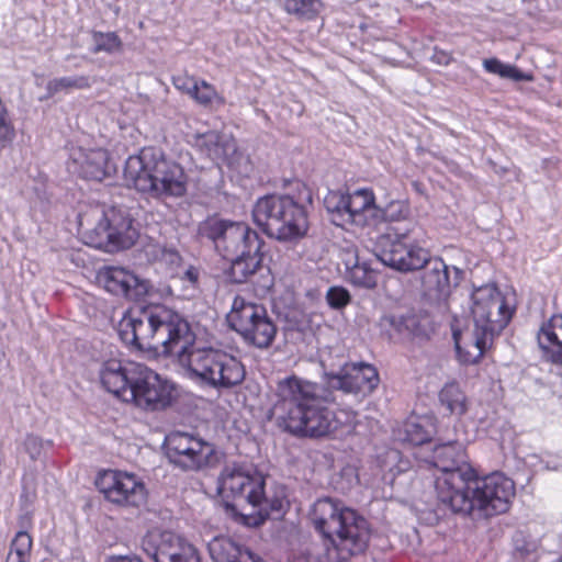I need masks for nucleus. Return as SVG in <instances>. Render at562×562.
<instances>
[{"mask_svg": "<svg viewBox=\"0 0 562 562\" xmlns=\"http://www.w3.org/2000/svg\"><path fill=\"white\" fill-rule=\"evenodd\" d=\"M323 387L296 375L277 382L271 394L269 417L278 427L300 437H324L337 430L349 434L357 415L349 409L334 412Z\"/></svg>", "mask_w": 562, "mask_h": 562, "instance_id": "nucleus-1", "label": "nucleus"}, {"mask_svg": "<svg viewBox=\"0 0 562 562\" xmlns=\"http://www.w3.org/2000/svg\"><path fill=\"white\" fill-rule=\"evenodd\" d=\"M311 520L324 539L326 560L347 562L367 552L372 533L370 524L341 502L330 497L317 499Z\"/></svg>", "mask_w": 562, "mask_h": 562, "instance_id": "nucleus-2", "label": "nucleus"}, {"mask_svg": "<svg viewBox=\"0 0 562 562\" xmlns=\"http://www.w3.org/2000/svg\"><path fill=\"white\" fill-rule=\"evenodd\" d=\"M117 334L128 346L165 356H173L179 344H188L192 338L188 321L166 306L124 314L117 324Z\"/></svg>", "mask_w": 562, "mask_h": 562, "instance_id": "nucleus-3", "label": "nucleus"}, {"mask_svg": "<svg viewBox=\"0 0 562 562\" xmlns=\"http://www.w3.org/2000/svg\"><path fill=\"white\" fill-rule=\"evenodd\" d=\"M124 180L138 192L157 200L184 196L189 183L183 167L156 147H145L126 159Z\"/></svg>", "mask_w": 562, "mask_h": 562, "instance_id": "nucleus-4", "label": "nucleus"}, {"mask_svg": "<svg viewBox=\"0 0 562 562\" xmlns=\"http://www.w3.org/2000/svg\"><path fill=\"white\" fill-rule=\"evenodd\" d=\"M184 374L195 383L215 390L231 389L245 379V369L234 356L212 347H196L195 334L179 344L173 356Z\"/></svg>", "mask_w": 562, "mask_h": 562, "instance_id": "nucleus-5", "label": "nucleus"}, {"mask_svg": "<svg viewBox=\"0 0 562 562\" xmlns=\"http://www.w3.org/2000/svg\"><path fill=\"white\" fill-rule=\"evenodd\" d=\"M464 483L443 504L453 513L488 518L506 513L515 496L514 481L499 472L480 477L473 470Z\"/></svg>", "mask_w": 562, "mask_h": 562, "instance_id": "nucleus-6", "label": "nucleus"}, {"mask_svg": "<svg viewBox=\"0 0 562 562\" xmlns=\"http://www.w3.org/2000/svg\"><path fill=\"white\" fill-rule=\"evenodd\" d=\"M78 231L85 244L106 252L130 248L138 233L123 207L91 205L78 214Z\"/></svg>", "mask_w": 562, "mask_h": 562, "instance_id": "nucleus-7", "label": "nucleus"}, {"mask_svg": "<svg viewBox=\"0 0 562 562\" xmlns=\"http://www.w3.org/2000/svg\"><path fill=\"white\" fill-rule=\"evenodd\" d=\"M473 346L482 353L509 323L513 312L495 285L479 288L472 294Z\"/></svg>", "mask_w": 562, "mask_h": 562, "instance_id": "nucleus-8", "label": "nucleus"}, {"mask_svg": "<svg viewBox=\"0 0 562 562\" xmlns=\"http://www.w3.org/2000/svg\"><path fill=\"white\" fill-rule=\"evenodd\" d=\"M393 238L389 234L380 239L375 257L383 265L401 272L424 268L429 260V251L419 245L420 229L413 221L405 227H393Z\"/></svg>", "mask_w": 562, "mask_h": 562, "instance_id": "nucleus-9", "label": "nucleus"}, {"mask_svg": "<svg viewBox=\"0 0 562 562\" xmlns=\"http://www.w3.org/2000/svg\"><path fill=\"white\" fill-rule=\"evenodd\" d=\"M227 322L244 341L259 349L269 348L277 335V325L261 304L236 296Z\"/></svg>", "mask_w": 562, "mask_h": 562, "instance_id": "nucleus-10", "label": "nucleus"}, {"mask_svg": "<svg viewBox=\"0 0 562 562\" xmlns=\"http://www.w3.org/2000/svg\"><path fill=\"white\" fill-rule=\"evenodd\" d=\"M430 463L439 471L435 480V490L442 505L451 501V495L465 486L464 481L473 474L464 447L458 441L437 445L432 450Z\"/></svg>", "mask_w": 562, "mask_h": 562, "instance_id": "nucleus-11", "label": "nucleus"}, {"mask_svg": "<svg viewBox=\"0 0 562 562\" xmlns=\"http://www.w3.org/2000/svg\"><path fill=\"white\" fill-rule=\"evenodd\" d=\"M173 385L157 372L139 363L121 401L146 412L162 411L171 405Z\"/></svg>", "mask_w": 562, "mask_h": 562, "instance_id": "nucleus-12", "label": "nucleus"}, {"mask_svg": "<svg viewBox=\"0 0 562 562\" xmlns=\"http://www.w3.org/2000/svg\"><path fill=\"white\" fill-rule=\"evenodd\" d=\"M202 234L211 239L216 251L228 259L250 249L263 247V240L258 233L244 222L211 218L201 228Z\"/></svg>", "mask_w": 562, "mask_h": 562, "instance_id": "nucleus-13", "label": "nucleus"}, {"mask_svg": "<svg viewBox=\"0 0 562 562\" xmlns=\"http://www.w3.org/2000/svg\"><path fill=\"white\" fill-rule=\"evenodd\" d=\"M220 495L232 497L251 507L261 506L265 498V479L255 470L237 464H226L218 476Z\"/></svg>", "mask_w": 562, "mask_h": 562, "instance_id": "nucleus-14", "label": "nucleus"}, {"mask_svg": "<svg viewBox=\"0 0 562 562\" xmlns=\"http://www.w3.org/2000/svg\"><path fill=\"white\" fill-rule=\"evenodd\" d=\"M166 456L170 463L184 470L196 471L205 467L214 450L201 437L182 431H172L165 438Z\"/></svg>", "mask_w": 562, "mask_h": 562, "instance_id": "nucleus-15", "label": "nucleus"}, {"mask_svg": "<svg viewBox=\"0 0 562 562\" xmlns=\"http://www.w3.org/2000/svg\"><path fill=\"white\" fill-rule=\"evenodd\" d=\"M142 548L155 562H200L194 546L172 531L147 532Z\"/></svg>", "mask_w": 562, "mask_h": 562, "instance_id": "nucleus-16", "label": "nucleus"}, {"mask_svg": "<svg viewBox=\"0 0 562 562\" xmlns=\"http://www.w3.org/2000/svg\"><path fill=\"white\" fill-rule=\"evenodd\" d=\"M95 483L99 491L111 503L139 506L145 502V486L134 474L108 470L100 473Z\"/></svg>", "mask_w": 562, "mask_h": 562, "instance_id": "nucleus-17", "label": "nucleus"}, {"mask_svg": "<svg viewBox=\"0 0 562 562\" xmlns=\"http://www.w3.org/2000/svg\"><path fill=\"white\" fill-rule=\"evenodd\" d=\"M97 281L106 292L133 301L142 300L149 291L147 280L121 267L101 268L97 273Z\"/></svg>", "mask_w": 562, "mask_h": 562, "instance_id": "nucleus-18", "label": "nucleus"}, {"mask_svg": "<svg viewBox=\"0 0 562 562\" xmlns=\"http://www.w3.org/2000/svg\"><path fill=\"white\" fill-rule=\"evenodd\" d=\"M68 170L87 180L102 181L111 175L113 168L108 150L78 147L71 149Z\"/></svg>", "mask_w": 562, "mask_h": 562, "instance_id": "nucleus-19", "label": "nucleus"}, {"mask_svg": "<svg viewBox=\"0 0 562 562\" xmlns=\"http://www.w3.org/2000/svg\"><path fill=\"white\" fill-rule=\"evenodd\" d=\"M292 199L286 194H270L258 199L252 209L254 222L269 237L278 239L280 228L284 226L282 222Z\"/></svg>", "mask_w": 562, "mask_h": 562, "instance_id": "nucleus-20", "label": "nucleus"}, {"mask_svg": "<svg viewBox=\"0 0 562 562\" xmlns=\"http://www.w3.org/2000/svg\"><path fill=\"white\" fill-rule=\"evenodd\" d=\"M379 384L376 369L364 362L346 363L339 375L333 380V385L347 393L370 394Z\"/></svg>", "mask_w": 562, "mask_h": 562, "instance_id": "nucleus-21", "label": "nucleus"}, {"mask_svg": "<svg viewBox=\"0 0 562 562\" xmlns=\"http://www.w3.org/2000/svg\"><path fill=\"white\" fill-rule=\"evenodd\" d=\"M138 366L137 362H123L114 358L104 360L99 369L100 382L108 392L122 400L132 380V372Z\"/></svg>", "mask_w": 562, "mask_h": 562, "instance_id": "nucleus-22", "label": "nucleus"}, {"mask_svg": "<svg viewBox=\"0 0 562 562\" xmlns=\"http://www.w3.org/2000/svg\"><path fill=\"white\" fill-rule=\"evenodd\" d=\"M350 224L370 226L379 223L381 209L375 204L374 193L370 189H358L346 194Z\"/></svg>", "mask_w": 562, "mask_h": 562, "instance_id": "nucleus-23", "label": "nucleus"}, {"mask_svg": "<svg viewBox=\"0 0 562 562\" xmlns=\"http://www.w3.org/2000/svg\"><path fill=\"white\" fill-rule=\"evenodd\" d=\"M542 358L562 364V315L554 314L543 322L537 333Z\"/></svg>", "mask_w": 562, "mask_h": 562, "instance_id": "nucleus-24", "label": "nucleus"}, {"mask_svg": "<svg viewBox=\"0 0 562 562\" xmlns=\"http://www.w3.org/2000/svg\"><path fill=\"white\" fill-rule=\"evenodd\" d=\"M193 145L216 164L225 161L237 148L233 138L215 131L195 134Z\"/></svg>", "mask_w": 562, "mask_h": 562, "instance_id": "nucleus-25", "label": "nucleus"}, {"mask_svg": "<svg viewBox=\"0 0 562 562\" xmlns=\"http://www.w3.org/2000/svg\"><path fill=\"white\" fill-rule=\"evenodd\" d=\"M207 548L214 562H265L226 537H215L209 542Z\"/></svg>", "mask_w": 562, "mask_h": 562, "instance_id": "nucleus-26", "label": "nucleus"}, {"mask_svg": "<svg viewBox=\"0 0 562 562\" xmlns=\"http://www.w3.org/2000/svg\"><path fill=\"white\" fill-rule=\"evenodd\" d=\"M422 277L424 291L429 296L439 297L449 292L450 277L446 262L440 258H430L424 266Z\"/></svg>", "mask_w": 562, "mask_h": 562, "instance_id": "nucleus-27", "label": "nucleus"}, {"mask_svg": "<svg viewBox=\"0 0 562 562\" xmlns=\"http://www.w3.org/2000/svg\"><path fill=\"white\" fill-rule=\"evenodd\" d=\"M282 224L284 226L280 228L278 240L295 241L304 237L308 231V218L305 207L292 199Z\"/></svg>", "mask_w": 562, "mask_h": 562, "instance_id": "nucleus-28", "label": "nucleus"}, {"mask_svg": "<svg viewBox=\"0 0 562 562\" xmlns=\"http://www.w3.org/2000/svg\"><path fill=\"white\" fill-rule=\"evenodd\" d=\"M227 260L232 261L229 269L232 281L243 283L260 269L262 263V248L256 249L254 252L248 249Z\"/></svg>", "mask_w": 562, "mask_h": 562, "instance_id": "nucleus-29", "label": "nucleus"}, {"mask_svg": "<svg viewBox=\"0 0 562 562\" xmlns=\"http://www.w3.org/2000/svg\"><path fill=\"white\" fill-rule=\"evenodd\" d=\"M439 402L451 415L462 416L468 411V401L456 382L445 384L439 392Z\"/></svg>", "mask_w": 562, "mask_h": 562, "instance_id": "nucleus-30", "label": "nucleus"}, {"mask_svg": "<svg viewBox=\"0 0 562 562\" xmlns=\"http://www.w3.org/2000/svg\"><path fill=\"white\" fill-rule=\"evenodd\" d=\"M432 435V426L424 420L412 417L408 418L398 431V438L403 442L414 446L426 443Z\"/></svg>", "mask_w": 562, "mask_h": 562, "instance_id": "nucleus-31", "label": "nucleus"}, {"mask_svg": "<svg viewBox=\"0 0 562 562\" xmlns=\"http://www.w3.org/2000/svg\"><path fill=\"white\" fill-rule=\"evenodd\" d=\"M348 270V279L358 286L371 289L376 284V276L374 270L367 261H361L359 256L355 254L353 260L346 261Z\"/></svg>", "mask_w": 562, "mask_h": 562, "instance_id": "nucleus-32", "label": "nucleus"}, {"mask_svg": "<svg viewBox=\"0 0 562 562\" xmlns=\"http://www.w3.org/2000/svg\"><path fill=\"white\" fill-rule=\"evenodd\" d=\"M93 83L87 76H68L55 78L47 83V94L44 98L53 97L56 93H70L75 90L89 89Z\"/></svg>", "mask_w": 562, "mask_h": 562, "instance_id": "nucleus-33", "label": "nucleus"}, {"mask_svg": "<svg viewBox=\"0 0 562 562\" xmlns=\"http://www.w3.org/2000/svg\"><path fill=\"white\" fill-rule=\"evenodd\" d=\"M326 210L330 213L331 222L337 226L350 224V213H348L346 194L339 191H331L324 200Z\"/></svg>", "mask_w": 562, "mask_h": 562, "instance_id": "nucleus-34", "label": "nucleus"}, {"mask_svg": "<svg viewBox=\"0 0 562 562\" xmlns=\"http://www.w3.org/2000/svg\"><path fill=\"white\" fill-rule=\"evenodd\" d=\"M324 9L323 0H284V10L297 19L314 20Z\"/></svg>", "mask_w": 562, "mask_h": 562, "instance_id": "nucleus-35", "label": "nucleus"}, {"mask_svg": "<svg viewBox=\"0 0 562 562\" xmlns=\"http://www.w3.org/2000/svg\"><path fill=\"white\" fill-rule=\"evenodd\" d=\"M483 67L490 74L514 81H531L533 79L532 75L522 72L516 66L504 64L497 58L484 59Z\"/></svg>", "mask_w": 562, "mask_h": 562, "instance_id": "nucleus-36", "label": "nucleus"}, {"mask_svg": "<svg viewBox=\"0 0 562 562\" xmlns=\"http://www.w3.org/2000/svg\"><path fill=\"white\" fill-rule=\"evenodd\" d=\"M33 538L29 531H18L11 543L7 562H31Z\"/></svg>", "mask_w": 562, "mask_h": 562, "instance_id": "nucleus-37", "label": "nucleus"}, {"mask_svg": "<svg viewBox=\"0 0 562 562\" xmlns=\"http://www.w3.org/2000/svg\"><path fill=\"white\" fill-rule=\"evenodd\" d=\"M147 255L156 262L160 263L166 270L173 274L181 263V257L175 248L161 245H154L147 250Z\"/></svg>", "mask_w": 562, "mask_h": 562, "instance_id": "nucleus-38", "label": "nucleus"}, {"mask_svg": "<svg viewBox=\"0 0 562 562\" xmlns=\"http://www.w3.org/2000/svg\"><path fill=\"white\" fill-rule=\"evenodd\" d=\"M191 98L199 104L207 106L212 104H224V98L221 97L216 89L205 80H198L196 89L193 90Z\"/></svg>", "mask_w": 562, "mask_h": 562, "instance_id": "nucleus-39", "label": "nucleus"}, {"mask_svg": "<svg viewBox=\"0 0 562 562\" xmlns=\"http://www.w3.org/2000/svg\"><path fill=\"white\" fill-rule=\"evenodd\" d=\"M92 42V53L95 54L101 52L113 54L121 50L122 47V41L114 32H93Z\"/></svg>", "mask_w": 562, "mask_h": 562, "instance_id": "nucleus-40", "label": "nucleus"}, {"mask_svg": "<svg viewBox=\"0 0 562 562\" xmlns=\"http://www.w3.org/2000/svg\"><path fill=\"white\" fill-rule=\"evenodd\" d=\"M411 215V207L406 201H392L385 209H381L379 222L384 220L387 222H405Z\"/></svg>", "mask_w": 562, "mask_h": 562, "instance_id": "nucleus-41", "label": "nucleus"}, {"mask_svg": "<svg viewBox=\"0 0 562 562\" xmlns=\"http://www.w3.org/2000/svg\"><path fill=\"white\" fill-rule=\"evenodd\" d=\"M35 496V490L33 486V477L30 475L24 476L23 479V492L21 494V505L22 509L25 514L21 517L22 525H31V514L32 509L29 507L32 506L33 498Z\"/></svg>", "mask_w": 562, "mask_h": 562, "instance_id": "nucleus-42", "label": "nucleus"}, {"mask_svg": "<svg viewBox=\"0 0 562 562\" xmlns=\"http://www.w3.org/2000/svg\"><path fill=\"white\" fill-rule=\"evenodd\" d=\"M326 300L330 307L338 310L349 303L350 295L346 289L340 286H333L327 291Z\"/></svg>", "mask_w": 562, "mask_h": 562, "instance_id": "nucleus-43", "label": "nucleus"}, {"mask_svg": "<svg viewBox=\"0 0 562 562\" xmlns=\"http://www.w3.org/2000/svg\"><path fill=\"white\" fill-rule=\"evenodd\" d=\"M265 498L267 502L262 504L261 506L252 507L254 509H258V513L260 515L269 516L271 513L282 514L285 507V499L284 497L276 496L271 499H269L266 495Z\"/></svg>", "mask_w": 562, "mask_h": 562, "instance_id": "nucleus-44", "label": "nucleus"}, {"mask_svg": "<svg viewBox=\"0 0 562 562\" xmlns=\"http://www.w3.org/2000/svg\"><path fill=\"white\" fill-rule=\"evenodd\" d=\"M198 79L191 77L189 75H178L172 78V83L176 89L187 93L188 95H192L193 90L196 89Z\"/></svg>", "mask_w": 562, "mask_h": 562, "instance_id": "nucleus-45", "label": "nucleus"}, {"mask_svg": "<svg viewBox=\"0 0 562 562\" xmlns=\"http://www.w3.org/2000/svg\"><path fill=\"white\" fill-rule=\"evenodd\" d=\"M515 550L520 553L521 557L529 555L535 552L537 544L533 541H526L521 533L516 535L514 539Z\"/></svg>", "mask_w": 562, "mask_h": 562, "instance_id": "nucleus-46", "label": "nucleus"}, {"mask_svg": "<svg viewBox=\"0 0 562 562\" xmlns=\"http://www.w3.org/2000/svg\"><path fill=\"white\" fill-rule=\"evenodd\" d=\"M182 279L188 281L190 284L195 285L199 280V270L193 266H189L184 270Z\"/></svg>", "mask_w": 562, "mask_h": 562, "instance_id": "nucleus-47", "label": "nucleus"}, {"mask_svg": "<svg viewBox=\"0 0 562 562\" xmlns=\"http://www.w3.org/2000/svg\"><path fill=\"white\" fill-rule=\"evenodd\" d=\"M105 562H142L136 555H112Z\"/></svg>", "mask_w": 562, "mask_h": 562, "instance_id": "nucleus-48", "label": "nucleus"}, {"mask_svg": "<svg viewBox=\"0 0 562 562\" xmlns=\"http://www.w3.org/2000/svg\"><path fill=\"white\" fill-rule=\"evenodd\" d=\"M453 339H454V345H456V349L457 351L460 353L461 352V335L459 333H453Z\"/></svg>", "mask_w": 562, "mask_h": 562, "instance_id": "nucleus-49", "label": "nucleus"}, {"mask_svg": "<svg viewBox=\"0 0 562 562\" xmlns=\"http://www.w3.org/2000/svg\"><path fill=\"white\" fill-rule=\"evenodd\" d=\"M454 272V283L458 284L459 279L461 278L462 271L458 269L457 267H453Z\"/></svg>", "mask_w": 562, "mask_h": 562, "instance_id": "nucleus-50", "label": "nucleus"}, {"mask_svg": "<svg viewBox=\"0 0 562 562\" xmlns=\"http://www.w3.org/2000/svg\"><path fill=\"white\" fill-rule=\"evenodd\" d=\"M411 324L413 325L414 324V318H408L406 321V327L409 328L411 327Z\"/></svg>", "mask_w": 562, "mask_h": 562, "instance_id": "nucleus-51", "label": "nucleus"}, {"mask_svg": "<svg viewBox=\"0 0 562 562\" xmlns=\"http://www.w3.org/2000/svg\"><path fill=\"white\" fill-rule=\"evenodd\" d=\"M445 59V63H448V56L447 55H442V57L439 58V61H442Z\"/></svg>", "mask_w": 562, "mask_h": 562, "instance_id": "nucleus-52", "label": "nucleus"}, {"mask_svg": "<svg viewBox=\"0 0 562 562\" xmlns=\"http://www.w3.org/2000/svg\"><path fill=\"white\" fill-rule=\"evenodd\" d=\"M445 59V63H448V56L447 55H442V57L439 58V61H442Z\"/></svg>", "mask_w": 562, "mask_h": 562, "instance_id": "nucleus-53", "label": "nucleus"}, {"mask_svg": "<svg viewBox=\"0 0 562 562\" xmlns=\"http://www.w3.org/2000/svg\"><path fill=\"white\" fill-rule=\"evenodd\" d=\"M445 59V63H448V56L447 55H442V57L439 58V61H442Z\"/></svg>", "mask_w": 562, "mask_h": 562, "instance_id": "nucleus-54", "label": "nucleus"}, {"mask_svg": "<svg viewBox=\"0 0 562 562\" xmlns=\"http://www.w3.org/2000/svg\"><path fill=\"white\" fill-rule=\"evenodd\" d=\"M475 349L479 351V349L476 347H475ZM482 352H484V350ZM483 353L479 355V352H477L476 356L472 358V361H475L476 358L481 357Z\"/></svg>", "mask_w": 562, "mask_h": 562, "instance_id": "nucleus-55", "label": "nucleus"}, {"mask_svg": "<svg viewBox=\"0 0 562 562\" xmlns=\"http://www.w3.org/2000/svg\"><path fill=\"white\" fill-rule=\"evenodd\" d=\"M475 349L479 351V349L476 347H475ZM482 352H484V350ZM483 353L479 355V352H477L476 356L472 358V361H475L476 358L481 357Z\"/></svg>", "mask_w": 562, "mask_h": 562, "instance_id": "nucleus-56", "label": "nucleus"}, {"mask_svg": "<svg viewBox=\"0 0 562 562\" xmlns=\"http://www.w3.org/2000/svg\"><path fill=\"white\" fill-rule=\"evenodd\" d=\"M463 361H464V362H470V361H472V360H471V359L465 358V359H463Z\"/></svg>", "mask_w": 562, "mask_h": 562, "instance_id": "nucleus-57", "label": "nucleus"}]
</instances>
